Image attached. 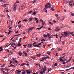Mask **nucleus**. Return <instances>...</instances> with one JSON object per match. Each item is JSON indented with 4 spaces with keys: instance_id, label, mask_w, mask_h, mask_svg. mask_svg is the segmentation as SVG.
<instances>
[{
    "instance_id": "1",
    "label": "nucleus",
    "mask_w": 74,
    "mask_h": 74,
    "mask_svg": "<svg viewBox=\"0 0 74 74\" xmlns=\"http://www.w3.org/2000/svg\"><path fill=\"white\" fill-rule=\"evenodd\" d=\"M64 34H63L62 33L61 34V35H62V36H64V37H67L68 34H69V33H67V31H64Z\"/></svg>"
},
{
    "instance_id": "2",
    "label": "nucleus",
    "mask_w": 74,
    "mask_h": 74,
    "mask_svg": "<svg viewBox=\"0 0 74 74\" xmlns=\"http://www.w3.org/2000/svg\"><path fill=\"white\" fill-rule=\"evenodd\" d=\"M45 7L47 8H51V6L50 5V3H48L45 5Z\"/></svg>"
},
{
    "instance_id": "3",
    "label": "nucleus",
    "mask_w": 74,
    "mask_h": 74,
    "mask_svg": "<svg viewBox=\"0 0 74 74\" xmlns=\"http://www.w3.org/2000/svg\"><path fill=\"white\" fill-rule=\"evenodd\" d=\"M40 45H41V43H39L38 45H37V44H36L34 46V47H39V48H41V47Z\"/></svg>"
},
{
    "instance_id": "4",
    "label": "nucleus",
    "mask_w": 74,
    "mask_h": 74,
    "mask_svg": "<svg viewBox=\"0 0 74 74\" xmlns=\"http://www.w3.org/2000/svg\"><path fill=\"white\" fill-rule=\"evenodd\" d=\"M47 36L48 37H49V38H52V37H53V36H54V35H51L49 34V33H47Z\"/></svg>"
},
{
    "instance_id": "5",
    "label": "nucleus",
    "mask_w": 74,
    "mask_h": 74,
    "mask_svg": "<svg viewBox=\"0 0 74 74\" xmlns=\"http://www.w3.org/2000/svg\"><path fill=\"white\" fill-rule=\"evenodd\" d=\"M17 4L14 5V6L13 10L14 11H15V10H16V6H17Z\"/></svg>"
},
{
    "instance_id": "6",
    "label": "nucleus",
    "mask_w": 74,
    "mask_h": 74,
    "mask_svg": "<svg viewBox=\"0 0 74 74\" xmlns=\"http://www.w3.org/2000/svg\"><path fill=\"white\" fill-rule=\"evenodd\" d=\"M25 71L26 72H27V73L28 74H30L31 73H32V72L30 71L29 70H25Z\"/></svg>"
},
{
    "instance_id": "7",
    "label": "nucleus",
    "mask_w": 74,
    "mask_h": 74,
    "mask_svg": "<svg viewBox=\"0 0 74 74\" xmlns=\"http://www.w3.org/2000/svg\"><path fill=\"white\" fill-rule=\"evenodd\" d=\"M62 59H63V58H62V57H60L59 58L58 60H60V61H62Z\"/></svg>"
},
{
    "instance_id": "8",
    "label": "nucleus",
    "mask_w": 74,
    "mask_h": 74,
    "mask_svg": "<svg viewBox=\"0 0 74 74\" xmlns=\"http://www.w3.org/2000/svg\"><path fill=\"white\" fill-rule=\"evenodd\" d=\"M43 70H44V71H46V70H47V67L45 66H44Z\"/></svg>"
},
{
    "instance_id": "9",
    "label": "nucleus",
    "mask_w": 74,
    "mask_h": 74,
    "mask_svg": "<svg viewBox=\"0 0 74 74\" xmlns=\"http://www.w3.org/2000/svg\"><path fill=\"white\" fill-rule=\"evenodd\" d=\"M32 45H32L30 44H29L28 45V47H31Z\"/></svg>"
},
{
    "instance_id": "10",
    "label": "nucleus",
    "mask_w": 74,
    "mask_h": 74,
    "mask_svg": "<svg viewBox=\"0 0 74 74\" xmlns=\"http://www.w3.org/2000/svg\"><path fill=\"white\" fill-rule=\"evenodd\" d=\"M40 55H41V54H38L36 55V56H37L38 57H39Z\"/></svg>"
},
{
    "instance_id": "11",
    "label": "nucleus",
    "mask_w": 74,
    "mask_h": 74,
    "mask_svg": "<svg viewBox=\"0 0 74 74\" xmlns=\"http://www.w3.org/2000/svg\"><path fill=\"white\" fill-rule=\"evenodd\" d=\"M26 64L25 63H23L22 64H21V66H23V65H25Z\"/></svg>"
},
{
    "instance_id": "12",
    "label": "nucleus",
    "mask_w": 74,
    "mask_h": 74,
    "mask_svg": "<svg viewBox=\"0 0 74 74\" xmlns=\"http://www.w3.org/2000/svg\"><path fill=\"white\" fill-rule=\"evenodd\" d=\"M32 30V28H29L28 29V31H30V30Z\"/></svg>"
},
{
    "instance_id": "13",
    "label": "nucleus",
    "mask_w": 74,
    "mask_h": 74,
    "mask_svg": "<svg viewBox=\"0 0 74 74\" xmlns=\"http://www.w3.org/2000/svg\"><path fill=\"white\" fill-rule=\"evenodd\" d=\"M47 69L48 70V73L49 72V71H50L51 70V68H48Z\"/></svg>"
},
{
    "instance_id": "14",
    "label": "nucleus",
    "mask_w": 74,
    "mask_h": 74,
    "mask_svg": "<svg viewBox=\"0 0 74 74\" xmlns=\"http://www.w3.org/2000/svg\"><path fill=\"white\" fill-rule=\"evenodd\" d=\"M1 2H2L3 3H5L6 1L5 0H2Z\"/></svg>"
},
{
    "instance_id": "15",
    "label": "nucleus",
    "mask_w": 74,
    "mask_h": 74,
    "mask_svg": "<svg viewBox=\"0 0 74 74\" xmlns=\"http://www.w3.org/2000/svg\"><path fill=\"white\" fill-rule=\"evenodd\" d=\"M53 8H54V7H52L51 8V10L52 11H55V9H54Z\"/></svg>"
},
{
    "instance_id": "16",
    "label": "nucleus",
    "mask_w": 74,
    "mask_h": 74,
    "mask_svg": "<svg viewBox=\"0 0 74 74\" xmlns=\"http://www.w3.org/2000/svg\"><path fill=\"white\" fill-rule=\"evenodd\" d=\"M31 58H33V59H35V58H36L34 56H32V57H31Z\"/></svg>"
},
{
    "instance_id": "17",
    "label": "nucleus",
    "mask_w": 74,
    "mask_h": 74,
    "mask_svg": "<svg viewBox=\"0 0 74 74\" xmlns=\"http://www.w3.org/2000/svg\"><path fill=\"white\" fill-rule=\"evenodd\" d=\"M21 71H22L21 70L19 71H18L17 73L18 74H20V73H21Z\"/></svg>"
},
{
    "instance_id": "18",
    "label": "nucleus",
    "mask_w": 74,
    "mask_h": 74,
    "mask_svg": "<svg viewBox=\"0 0 74 74\" xmlns=\"http://www.w3.org/2000/svg\"><path fill=\"white\" fill-rule=\"evenodd\" d=\"M30 21H32L33 20V19L31 17H30L29 18Z\"/></svg>"
},
{
    "instance_id": "19",
    "label": "nucleus",
    "mask_w": 74,
    "mask_h": 74,
    "mask_svg": "<svg viewBox=\"0 0 74 74\" xmlns=\"http://www.w3.org/2000/svg\"><path fill=\"white\" fill-rule=\"evenodd\" d=\"M32 15H36V13L35 12L33 13V14H32Z\"/></svg>"
},
{
    "instance_id": "20",
    "label": "nucleus",
    "mask_w": 74,
    "mask_h": 74,
    "mask_svg": "<svg viewBox=\"0 0 74 74\" xmlns=\"http://www.w3.org/2000/svg\"><path fill=\"white\" fill-rule=\"evenodd\" d=\"M18 55L20 56H21V55H22V53H19Z\"/></svg>"
},
{
    "instance_id": "21",
    "label": "nucleus",
    "mask_w": 74,
    "mask_h": 74,
    "mask_svg": "<svg viewBox=\"0 0 74 74\" xmlns=\"http://www.w3.org/2000/svg\"><path fill=\"white\" fill-rule=\"evenodd\" d=\"M44 58H42V60H40V62H42V61H44Z\"/></svg>"
},
{
    "instance_id": "22",
    "label": "nucleus",
    "mask_w": 74,
    "mask_h": 74,
    "mask_svg": "<svg viewBox=\"0 0 74 74\" xmlns=\"http://www.w3.org/2000/svg\"><path fill=\"white\" fill-rule=\"evenodd\" d=\"M43 37H47V35L44 34L43 35Z\"/></svg>"
},
{
    "instance_id": "23",
    "label": "nucleus",
    "mask_w": 74,
    "mask_h": 74,
    "mask_svg": "<svg viewBox=\"0 0 74 74\" xmlns=\"http://www.w3.org/2000/svg\"><path fill=\"white\" fill-rule=\"evenodd\" d=\"M57 66H58L57 63H56L54 64V66H55V67H56Z\"/></svg>"
},
{
    "instance_id": "24",
    "label": "nucleus",
    "mask_w": 74,
    "mask_h": 74,
    "mask_svg": "<svg viewBox=\"0 0 74 74\" xmlns=\"http://www.w3.org/2000/svg\"><path fill=\"white\" fill-rule=\"evenodd\" d=\"M1 7H6V5H1Z\"/></svg>"
},
{
    "instance_id": "25",
    "label": "nucleus",
    "mask_w": 74,
    "mask_h": 74,
    "mask_svg": "<svg viewBox=\"0 0 74 74\" xmlns=\"http://www.w3.org/2000/svg\"><path fill=\"white\" fill-rule=\"evenodd\" d=\"M46 9H47V8L46 7V6H45V8L43 10H46Z\"/></svg>"
},
{
    "instance_id": "26",
    "label": "nucleus",
    "mask_w": 74,
    "mask_h": 74,
    "mask_svg": "<svg viewBox=\"0 0 74 74\" xmlns=\"http://www.w3.org/2000/svg\"><path fill=\"white\" fill-rule=\"evenodd\" d=\"M46 41V40H45V39H42V40H41V41L42 42H43V41Z\"/></svg>"
},
{
    "instance_id": "27",
    "label": "nucleus",
    "mask_w": 74,
    "mask_h": 74,
    "mask_svg": "<svg viewBox=\"0 0 74 74\" xmlns=\"http://www.w3.org/2000/svg\"><path fill=\"white\" fill-rule=\"evenodd\" d=\"M61 30V29H56L55 31H59V30Z\"/></svg>"
},
{
    "instance_id": "28",
    "label": "nucleus",
    "mask_w": 74,
    "mask_h": 74,
    "mask_svg": "<svg viewBox=\"0 0 74 74\" xmlns=\"http://www.w3.org/2000/svg\"><path fill=\"white\" fill-rule=\"evenodd\" d=\"M58 29H59V27H56V30H58Z\"/></svg>"
},
{
    "instance_id": "29",
    "label": "nucleus",
    "mask_w": 74,
    "mask_h": 74,
    "mask_svg": "<svg viewBox=\"0 0 74 74\" xmlns=\"http://www.w3.org/2000/svg\"><path fill=\"white\" fill-rule=\"evenodd\" d=\"M69 5H70V6L71 7H73V4L69 3Z\"/></svg>"
},
{
    "instance_id": "30",
    "label": "nucleus",
    "mask_w": 74,
    "mask_h": 74,
    "mask_svg": "<svg viewBox=\"0 0 74 74\" xmlns=\"http://www.w3.org/2000/svg\"><path fill=\"white\" fill-rule=\"evenodd\" d=\"M49 23L50 24H51V25H53V23L50 22H49Z\"/></svg>"
},
{
    "instance_id": "31",
    "label": "nucleus",
    "mask_w": 74,
    "mask_h": 74,
    "mask_svg": "<svg viewBox=\"0 0 74 74\" xmlns=\"http://www.w3.org/2000/svg\"><path fill=\"white\" fill-rule=\"evenodd\" d=\"M4 66H5V64H3L2 66H1V67H4Z\"/></svg>"
},
{
    "instance_id": "32",
    "label": "nucleus",
    "mask_w": 74,
    "mask_h": 74,
    "mask_svg": "<svg viewBox=\"0 0 74 74\" xmlns=\"http://www.w3.org/2000/svg\"><path fill=\"white\" fill-rule=\"evenodd\" d=\"M17 45H18V46H21V44L20 43H19L17 44Z\"/></svg>"
},
{
    "instance_id": "33",
    "label": "nucleus",
    "mask_w": 74,
    "mask_h": 74,
    "mask_svg": "<svg viewBox=\"0 0 74 74\" xmlns=\"http://www.w3.org/2000/svg\"><path fill=\"white\" fill-rule=\"evenodd\" d=\"M20 35H21V34H18V35H15V36H20Z\"/></svg>"
},
{
    "instance_id": "34",
    "label": "nucleus",
    "mask_w": 74,
    "mask_h": 74,
    "mask_svg": "<svg viewBox=\"0 0 74 74\" xmlns=\"http://www.w3.org/2000/svg\"><path fill=\"white\" fill-rule=\"evenodd\" d=\"M71 15H72V16H74V14H73V13H71Z\"/></svg>"
},
{
    "instance_id": "35",
    "label": "nucleus",
    "mask_w": 74,
    "mask_h": 74,
    "mask_svg": "<svg viewBox=\"0 0 74 74\" xmlns=\"http://www.w3.org/2000/svg\"><path fill=\"white\" fill-rule=\"evenodd\" d=\"M10 22L11 23H14V21L13 20L11 21Z\"/></svg>"
},
{
    "instance_id": "36",
    "label": "nucleus",
    "mask_w": 74,
    "mask_h": 74,
    "mask_svg": "<svg viewBox=\"0 0 74 74\" xmlns=\"http://www.w3.org/2000/svg\"><path fill=\"white\" fill-rule=\"evenodd\" d=\"M50 53H51V52H47V54H48V55H50Z\"/></svg>"
},
{
    "instance_id": "37",
    "label": "nucleus",
    "mask_w": 74,
    "mask_h": 74,
    "mask_svg": "<svg viewBox=\"0 0 74 74\" xmlns=\"http://www.w3.org/2000/svg\"><path fill=\"white\" fill-rule=\"evenodd\" d=\"M25 74V71L23 72H22V74Z\"/></svg>"
},
{
    "instance_id": "38",
    "label": "nucleus",
    "mask_w": 74,
    "mask_h": 74,
    "mask_svg": "<svg viewBox=\"0 0 74 74\" xmlns=\"http://www.w3.org/2000/svg\"><path fill=\"white\" fill-rule=\"evenodd\" d=\"M42 48H45V45H44L43 46H42Z\"/></svg>"
},
{
    "instance_id": "39",
    "label": "nucleus",
    "mask_w": 74,
    "mask_h": 74,
    "mask_svg": "<svg viewBox=\"0 0 74 74\" xmlns=\"http://www.w3.org/2000/svg\"><path fill=\"white\" fill-rule=\"evenodd\" d=\"M22 27V25H19L18 26V27H19V28H21V27Z\"/></svg>"
},
{
    "instance_id": "40",
    "label": "nucleus",
    "mask_w": 74,
    "mask_h": 74,
    "mask_svg": "<svg viewBox=\"0 0 74 74\" xmlns=\"http://www.w3.org/2000/svg\"><path fill=\"white\" fill-rule=\"evenodd\" d=\"M12 64H11L9 66V67H12Z\"/></svg>"
},
{
    "instance_id": "41",
    "label": "nucleus",
    "mask_w": 74,
    "mask_h": 74,
    "mask_svg": "<svg viewBox=\"0 0 74 74\" xmlns=\"http://www.w3.org/2000/svg\"><path fill=\"white\" fill-rule=\"evenodd\" d=\"M66 59H65L62 60V61L63 62H65V61H66Z\"/></svg>"
},
{
    "instance_id": "42",
    "label": "nucleus",
    "mask_w": 74,
    "mask_h": 74,
    "mask_svg": "<svg viewBox=\"0 0 74 74\" xmlns=\"http://www.w3.org/2000/svg\"><path fill=\"white\" fill-rule=\"evenodd\" d=\"M37 44V42H35L32 45H34V44Z\"/></svg>"
},
{
    "instance_id": "43",
    "label": "nucleus",
    "mask_w": 74,
    "mask_h": 74,
    "mask_svg": "<svg viewBox=\"0 0 74 74\" xmlns=\"http://www.w3.org/2000/svg\"><path fill=\"white\" fill-rule=\"evenodd\" d=\"M36 1V0H34L33 1V3H34Z\"/></svg>"
},
{
    "instance_id": "44",
    "label": "nucleus",
    "mask_w": 74,
    "mask_h": 74,
    "mask_svg": "<svg viewBox=\"0 0 74 74\" xmlns=\"http://www.w3.org/2000/svg\"><path fill=\"white\" fill-rule=\"evenodd\" d=\"M71 69H73V70H74V67H71L70 68Z\"/></svg>"
},
{
    "instance_id": "45",
    "label": "nucleus",
    "mask_w": 74,
    "mask_h": 74,
    "mask_svg": "<svg viewBox=\"0 0 74 74\" xmlns=\"http://www.w3.org/2000/svg\"><path fill=\"white\" fill-rule=\"evenodd\" d=\"M23 21H24L25 22H27V19H24L23 20Z\"/></svg>"
},
{
    "instance_id": "46",
    "label": "nucleus",
    "mask_w": 74,
    "mask_h": 74,
    "mask_svg": "<svg viewBox=\"0 0 74 74\" xmlns=\"http://www.w3.org/2000/svg\"><path fill=\"white\" fill-rule=\"evenodd\" d=\"M5 11H6V12H9V11L8 10H5Z\"/></svg>"
},
{
    "instance_id": "47",
    "label": "nucleus",
    "mask_w": 74,
    "mask_h": 74,
    "mask_svg": "<svg viewBox=\"0 0 74 74\" xmlns=\"http://www.w3.org/2000/svg\"><path fill=\"white\" fill-rule=\"evenodd\" d=\"M71 60V59H69V60H68V62H70V60Z\"/></svg>"
},
{
    "instance_id": "48",
    "label": "nucleus",
    "mask_w": 74,
    "mask_h": 74,
    "mask_svg": "<svg viewBox=\"0 0 74 74\" xmlns=\"http://www.w3.org/2000/svg\"><path fill=\"white\" fill-rule=\"evenodd\" d=\"M58 50V51H60V50H62V49H60V48H59Z\"/></svg>"
},
{
    "instance_id": "49",
    "label": "nucleus",
    "mask_w": 74,
    "mask_h": 74,
    "mask_svg": "<svg viewBox=\"0 0 74 74\" xmlns=\"http://www.w3.org/2000/svg\"><path fill=\"white\" fill-rule=\"evenodd\" d=\"M58 53H56V56H58Z\"/></svg>"
},
{
    "instance_id": "50",
    "label": "nucleus",
    "mask_w": 74,
    "mask_h": 74,
    "mask_svg": "<svg viewBox=\"0 0 74 74\" xmlns=\"http://www.w3.org/2000/svg\"><path fill=\"white\" fill-rule=\"evenodd\" d=\"M40 21H41L42 22H44V21L43 20H42L41 19H40Z\"/></svg>"
},
{
    "instance_id": "51",
    "label": "nucleus",
    "mask_w": 74,
    "mask_h": 74,
    "mask_svg": "<svg viewBox=\"0 0 74 74\" xmlns=\"http://www.w3.org/2000/svg\"><path fill=\"white\" fill-rule=\"evenodd\" d=\"M25 55V56H27V53L25 52V54H24Z\"/></svg>"
},
{
    "instance_id": "52",
    "label": "nucleus",
    "mask_w": 74,
    "mask_h": 74,
    "mask_svg": "<svg viewBox=\"0 0 74 74\" xmlns=\"http://www.w3.org/2000/svg\"><path fill=\"white\" fill-rule=\"evenodd\" d=\"M32 12H33V10H32L31 11H30L29 13H32Z\"/></svg>"
},
{
    "instance_id": "53",
    "label": "nucleus",
    "mask_w": 74,
    "mask_h": 74,
    "mask_svg": "<svg viewBox=\"0 0 74 74\" xmlns=\"http://www.w3.org/2000/svg\"><path fill=\"white\" fill-rule=\"evenodd\" d=\"M51 44H49L48 45V47H49V46H51Z\"/></svg>"
},
{
    "instance_id": "54",
    "label": "nucleus",
    "mask_w": 74,
    "mask_h": 74,
    "mask_svg": "<svg viewBox=\"0 0 74 74\" xmlns=\"http://www.w3.org/2000/svg\"><path fill=\"white\" fill-rule=\"evenodd\" d=\"M3 59H5V58H7V57H6V56L4 57H3Z\"/></svg>"
},
{
    "instance_id": "55",
    "label": "nucleus",
    "mask_w": 74,
    "mask_h": 74,
    "mask_svg": "<svg viewBox=\"0 0 74 74\" xmlns=\"http://www.w3.org/2000/svg\"><path fill=\"white\" fill-rule=\"evenodd\" d=\"M4 36V35H3V36H2V35H1L0 36V37H3Z\"/></svg>"
},
{
    "instance_id": "56",
    "label": "nucleus",
    "mask_w": 74,
    "mask_h": 74,
    "mask_svg": "<svg viewBox=\"0 0 74 74\" xmlns=\"http://www.w3.org/2000/svg\"><path fill=\"white\" fill-rule=\"evenodd\" d=\"M19 3V1H18L16 2L15 3V4H16V3Z\"/></svg>"
},
{
    "instance_id": "57",
    "label": "nucleus",
    "mask_w": 74,
    "mask_h": 74,
    "mask_svg": "<svg viewBox=\"0 0 74 74\" xmlns=\"http://www.w3.org/2000/svg\"><path fill=\"white\" fill-rule=\"evenodd\" d=\"M48 30H52V29L50 28H48Z\"/></svg>"
},
{
    "instance_id": "58",
    "label": "nucleus",
    "mask_w": 74,
    "mask_h": 74,
    "mask_svg": "<svg viewBox=\"0 0 74 74\" xmlns=\"http://www.w3.org/2000/svg\"><path fill=\"white\" fill-rule=\"evenodd\" d=\"M12 41H13V42H16V40H12Z\"/></svg>"
},
{
    "instance_id": "59",
    "label": "nucleus",
    "mask_w": 74,
    "mask_h": 74,
    "mask_svg": "<svg viewBox=\"0 0 74 74\" xmlns=\"http://www.w3.org/2000/svg\"><path fill=\"white\" fill-rule=\"evenodd\" d=\"M37 29H38V30H41V28H37Z\"/></svg>"
},
{
    "instance_id": "60",
    "label": "nucleus",
    "mask_w": 74,
    "mask_h": 74,
    "mask_svg": "<svg viewBox=\"0 0 74 74\" xmlns=\"http://www.w3.org/2000/svg\"><path fill=\"white\" fill-rule=\"evenodd\" d=\"M15 62L16 63H18V61L17 60H15Z\"/></svg>"
},
{
    "instance_id": "61",
    "label": "nucleus",
    "mask_w": 74,
    "mask_h": 74,
    "mask_svg": "<svg viewBox=\"0 0 74 74\" xmlns=\"http://www.w3.org/2000/svg\"><path fill=\"white\" fill-rule=\"evenodd\" d=\"M57 20L58 21L59 20V17H57Z\"/></svg>"
},
{
    "instance_id": "62",
    "label": "nucleus",
    "mask_w": 74,
    "mask_h": 74,
    "mask_svg": "<svg viewBox=\"0 0 74 74\" xmlns=\"http://www.w3.org/2000/svg\"><path fill=\"white\" fill-rule=\"evenodd\" d=\"M66 64V62H64L63 63V64Z\"/></svg>"
},
{
    "instance_id": "63",
    "label": "nucleus",
    "mask_w": 74,
    "mask_h": 74,
    "mask_svg": "<svg viewBox=\"0 0 74 74\" xmlns=\"http://www.w3.org/2000/svg\"><path fill=\"white\" fill-rule=\"evenodd\" d=\"M16 59L15 58H13V60H14V61Z\"/></svg>"
},
{
    "instance_id": "64",
    "label": "nucleus",
    "mask_w": 74,
    "mask_h": 74,
    "mask_svg": "<svg viewBox=\"0 0 74 74\" xmlns=\"http://www.w3.org/2000/svg\"><path fill=\"white\" fill-rule=\"evenodd\" d=\"M53 22H56V21L55 20H54L53 21Z\"/></svg>"
}]
</instances>
